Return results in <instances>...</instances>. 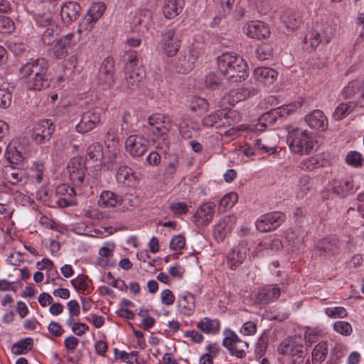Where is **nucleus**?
<instances>
[{"label":"nucleus","mask_w":364,"mask_h":364,"mask_svg":"<svg viewBox=\"0 0 364 364\" xmlns=\"http://www.w3.org/2000/svg\"><path fill=\"white\" fill-rule=\"evenodd\" d=\"M162 49L168 56L175 55L180 47V40L174 30H168L162 36Z\"/></svg>","instance_id":"12"},{"label":"nucleus","mask_w":364,"mask_h":364,"mask_svg":"<svg viewBox=\"0 0 364 364\" xmlns=\"http://www.w3.org/2000/svg\"><path fill=\"white\" fill-rule=\"evenodd\" d=\"M74 36L72 33L63 36L57 39L53 44V50L56 58H60L68 53V50L75 44Z\"/></svg>","instance_id":"15"},{"label":"nucleus","mask_w":364,"mask_h":364,"mask_svg":"<svg viewBox=\"0 0 364 364\" xmlns=\"http://www.w3.org/2000/svg\"><path fill=\"white\" fill-rule=\"evenodd\" d=\"M220 323L217 320L203 318L198 323L197 327L205 333H215L219 329Z\"/></svg>","instance_id":"34"},{"label":"nucleus","mask_w":364,"mask_h":364,"mask_svg":"<svg viewBox=\"0 0 364 364\" xmlns=\"http://www.w3.org/2000/svg\"><path fill=\"white\" fill-rule=\"evenodd\" d=\"M215 203L206 202L202 204L193 215V221L198 226H205L209 224L215 213Z\"/></svg>","instance_id":"9"},{"label":"nucleus","mask_w":364,"mask_h":364,"mask_svg":"<svg viewBox=\"0 0 364 364\" xmlns=\"http://www.w3.org/2000/svg\"><path fill=\"white\" fill-rule=\"evenodd\" d=\"M262 246V244H259L256 247V251L253 253L254 257H258L261 252L262 255H269L268 250H271L272 252H276L282 248V243L280 240L274 239L272 240L269 243H265L267 247L264 250H260L259 248Z\"/></svg>","instance_id":"35"},{"label":"nucleus","mask_w":364,"mask_h":364,"mask_svg":"<svg viewBox=\"0 0 364 364\" xmlns=\"http://www.w3.org/2000/svg\"><path fill=\"white\" fill-rule=\"evenodd\" d=\"M236 219L235 215H228L221 220L213 229L215 239L222 240L227 233L231 231L233 225L236 223Z\"/></svg>","instance_id":"19"},{"label":"nucleus","mask_w":364,"mask_h":364,"mask_svg":"<svg viewBox=\"0 0 364 364\" xmlns=\"http://www.w3.org/2000/svg\"><path fill=\"white\" fill-rule=\"evenodd\" d=\"M246 258V253L244 251L232 250L228 256V260L230 267L232 269H236Z\"/></svg>","instance_id":"37"},{"label":"nucleus","mask_w":364,"mask_h":364,"mask_svg":"<svg viewBox=\"0 0 364 364\" xmlns=\"http://www.w3.org/2000/svg\"><path fill=\"white\" fill-rule=\"evenodd\" d=\"M43 26H46V28L42 35V41L46 45L51 46L57 40L55 36H58V28L50 17L45 19Z\"/></svg>","instance_id":"23"},{"label":"nucleus","mask_w":364,"mask_h":364,"mask_svg":"<svg viewBox=\"0 0 364 364\" xmlns=\"http://www.w3.org/2000/svg\"><path fill=\"white\" fill-rule=\"evenodd\" d=\"M238 200V195L235 192L225 195L220 200L219 205L224 208H232Z\"/></svg>","instance_id":"44"},{"label":"nucleus","mask_w":364,"mask_h":364,"mask_svg":"<svg viewBox=\"0 0 364 364\" xmlns=\"http://www.w3.org/2000/svg\"><path fill=\"white\" fill-rule=\"evenodd\" d=\"M87 157L93 161H101L104 159L102 146L97 142L91 144L87 149Z\"/></svg>","instance_id":"36"},{"label":"nucleus","mask_w":364,"mask_h":364,"mask_svg":"<svg viewBox=\"0 0 364 364\" xmlns=\"http://www.w3.org/2000/svg\"><path fill=\"white\" fill-rule=\"evenodd\" d=\"M48 330L50 332V333L53 334L55 336H60L64 332V330L63 329L60 323L54 321H52L49 323L48 326Z\"/></svg>","instance_id":"61"},{"label":"nucleus","mask_w":364,"mask_h":364,"mask_svg":"<svg viewBox=\"0 0 364 364\" xmlns=\"http://www.w3.org/2000/svg\"><path fill=\"white\" fill-rule=\"evenodd\" d=\"M114 63L110 58H106L102 63L99 70V80L104 85H110L114 82Z\"/></svg>","instance_id":"22"},{"label":"nucleus","mask_w":364,"mask_h":364,"mask_svg":"<svg viewBox=\"0 0 364 364\" xmlns=\"http://www.w3.org/2000/svg\"><path fill=\"white\" fill-rule=\"evenodd\" d=\"M326 314L331 318H345L347 316V311L341 306L328 307L326 309Z\"/></svg>","instance_id":"51"},{"label":"nucleus","mask_w":364,"mask_h":364,"mask_svg":"<svg viewBox=\"0 0 364 364\" xmlns=\"http://www.w3.org/2000/svg\"><path fill=\"white\" fill-rule=\"evenodd\" d=\"M54 131L50 119H46L38 122L33 131V139L38 144H42L49 140Z\"/></svg>","instance_id":"11"},{"label":"nucleus","mask_w":364,"mask_h":364,"mask_svg":"<svg viewBox=\"0 0 364 364\" xmlns=\"http://www.w3.org/2000/svg\"><path fill=\"white\" fill-rule=\"evenodd\" d=\"M305 121L311 129L316 130L325 131L328 127L327 118L323 112L318 109L307 114Z\"/></svg>","instance_id":"16"},{"label":"nucleus","mask_w":364,"mask_h":364,"mask_svg":"<svg viewBox=\"0 0 364 364\" xmlns=\"http://www.w3.org/2000/svg\"><path fill=\"white\" fill-rule=\"evenodd\" d=\"M354 107L355 103L353 102H341L336 108L332 117L335 120L340 121L350 114Z\"/></svg>","instance_id":"32"},{"label":"nucleus","mask_w":364,"mask_h":364,"mask_svg":"<svg viewBox=\"0 0 364 364\" xmlns=\"http://www.w3.org/2000/svg\"><path fill=\"white\" fill-rule=\"evenodd\" d=\"M100 122L101 118L99 112L87 111L82 114L80 122L76 125L77 131L81 133L88 132L93 129Z\"/></svg>","instance_id":"13"},{"label":"nucleus","mask_w":364,"mask_h":364,"mask_svg":"<svg viewBox=\"0 0 364 364\" xmlns=\"http://www.w3.org/2000/svg\"><path fill=\"white\" fill-rule=\"evenodd\" d=\"M223 345L228 349L230 354L239 358L246 355V350L249 344L242 340L232 331H226L223 341Z\"/></svg>","instance_id":"5"},{"label":"nucleus","mask_w":364,"mask_h":364,"mask_svg":"<svg viewBox=\"0 0 364 364\" xmlns=\"http://www.w3.org/2000/svg\"><path fill=\"white\" fill-rule=\"evenodd\" d=\"M328 348L325 342L319 343L313 350L312 358L314 363H321L323 362L327 355Z\"/></svg>","instance_id":"38"},{"label":"nucleus","mask_w":364,"mask_h":364,"mask_svg":"<svg viewBox=\"0 0 364 364\" xmlns=\"http://www.w3.org/2000/svg\"><path fill=\"white\" fill-rule=\"evenodd\" d=\"M257 331V326L252 321L245 322L241 328L240 332L245 336L254 335Z\"/></svg>","instance_id":"57"},{"label":"nucleus","mask_w":364,"mask_h":364,"mask_svg":"<svg viewBox=\"0 0 364 364\" xmlns=\"http://www.w3.org/2000/svg\"><path fill=\"white\" fill-rule=\"evenodd\" d=\"M234 112L223 111L213 112L202 119V125L207 128L215 127L216 129L225 128L233 125Z\"/></svg>","instance_id":"6"},{"label":"nucleus","mask_w":364,"mask_h":364,"mask_svg":"<svg viewBox=\"0 0 364 364\" xmlns=\"http://www.w3.org/2000/svg\"><path fill=\"white\" fill-rule=\"evenodd\" d=\"M264 222H267L270 226H274V229L278 227L283 221V218L279 213L267 215L264 217Z\"/></svg>","instance_id":"55"},{"label":"nucleus","mask_w":364,"mask_h":364,"mask_svg":"<svg viewBox=\"0 0 364 364\" xmlns=\"http://www.w3.org/2000/svg\"><path fill=\"white\" fill-rule=\"evenodd\" d=\"M11 95L4 90H0V107L5 109L10 106Z\"/></svg>","instance_id":"58"},{"label":"nucleus","mask_w":364,"mask_h":364,"mask_svg":"<svg viewBox=\"0 0 364 364\" xmlns=\"http://www.w3.org/2000/svg\"><path fill=\"white\" fill-rule=\"evenodd\" d=\"M122 197L111 191H103L101 193L99 204L101 206L109 208L115 207L121 203Z\"/></svg>","instance_id":"30"},{"label":"nucleus","mask_w":364,"mask_h":364,"mask_svg":"<svg viewBox=\"0 0 364 364\" xmlns=\"http://www.w3.org/2000/svg\"><path fill=\"white\" fill-rule=\"evenodd\" d=\"M321 41H323L321 33L316 31H309L303 39V43L306 45V49L309 52L314 50Z\"/></svg>","instance_id":"31"},{"label":"nucleus","mask_w":364,"mask_h":364,"mask_svg":"<svg viewBox=\"0 0 364 364\" xmlns=\"http://www.w3.org/2000/svg\"><path fill=\"white\" fill-rule=\"evenodd\" d=\"M360 82L358 80H353L345 87L342 94L345 96V98L350 99L360 90Z\"/></svg>","instance_id":"45"},{"label":"nucleus","mask_w":364,"mask_h":364,"mask_svg":"<svg viewBox=\"0 0 364 364\" xmlns=\"http://www.w3.org/2000/svg\"><path fill=\"white\" fill-rule=\"evenodd\" d=\"M119 205H123V210H129L136 206L137 200L134 195L126 194L123 198L122 197L121 203H119Z\"/></svg>","instance_id":"49"},{"label":"nucleus","mask_w":364,"mask_h":364,"mask_svg":"<svg viewBox=\"0 0 364 364\" xmlns=\"http://www.w3.org/2000/svg\"><path fill=\"white\" fill-rule=\"evenodd\" d=\"M333 329L338 333L348 336H350L353 332L351 325L344 321H336L333 325Z\"/></svg>","instance_id":"43"},{"label":"nucleus","mask_w":364,"mask_h":364,"mask_svg":"<svg viewBox=\"0 0 364 364\" xmlns=\"http://www.w3.org/2000/svg\"><path fill=\"white\" fill-rule=\"evenodd\" d=\"M271 49L267 44H262L256 50L257 57L261 60H264L271 55Z\"/></svg>","instance_id":"56"},{"label":"nucleus","mask_w":364,"mask_h":364,"mask_svg":"<svg viewBox=\"0 0 364 364\" xmlns=\"http://www.w3.org/2000/svg\"><path fill=\"white\" fill-rule=\"evenodd\" d=\"M218 68L232 82H240L247 76V63L236 55L228 53L222 54L218 58Z\"/></svg>","instance_id":"2"},{"label":"nucleus","mask_w":364,"mask_h":364,"mask_svg":"<svg viewBox=\"0 0 364 364\" xmlns=\"http://www.w3.org/2000/svg\"><path fill=\"white\" fill-rule=\"evenodd\" d=\"M105 11V5L103 3L97 2L93 4L89 11L87 21L89 22L96 21L98 18L101 17V16L104 14Z\"/></svg>","instance_id":"40"},{"label":"nucleus","mask_w":364,"mask_h":364,"mask_svg":"<svg viewBox=\"0 0 364 364\" xmlns=\"http://www.w3.org/2000/svg\"><path fill=\"white\" fill-rule=\"evenodd\" d=\"M68 309L71 316H77L80 314V307L75 300H71L68 303Z\"/></svg>","instance_id":"64"},{"label":"nucleus","mask_w":364,"mask_h":364,"mask_svg":"<svg viewBox=\"0 0 364 364\" xmlns=\"http://www.w3.org/2000/svg\"><path fill=\"white\" fill-rule=\"evenodd\" d=\"M33 341L31 338L20 340L12 346L11 351L15 355L25 354L33 348Z\"/></svg>","instance_id":"33"},{"label":"nucleus","mask_w":364,"mask_h":364,"mask_svg":"<svg viewBox=\"0 0 364 364\" xmlns=\"http://www.w3.org/2000/svg\"><path fill=\"white\" fill-rule=\"evenodd\" d=\"M297 340H299V338H288L284 339L278 347L279 353L284 355L292 354V350L294 348V345Z\"/></svg>","instance_id":"41"},{"label":"nucleus","mask_w":364,"mask_h":364,"mask_svg":"<svg viewBox=\"0 0 364 364\" xmlns=\"http://www.w3.org/2000/svg\"><path fill=\"white\" fill-rule=\"evenodd\" d=\"M204 82L207 87L215 90L221 85V80L216 74L210 73L205 76Z\"/></svg>","instance_id":"47"},{"label":"nucleus","mask_w":364,"mask_h":364,"mask_svg":"<svg viewBox=\"0 0 364 364\" xmlns=\"http://www.w3.org/2000/svg\"><path fill=\"white\" fill-rule=\"evenodd\" d=\"M287 141L290 149L300 155L309 154L315 146V141L306 131H301L299 128L288 125Z\"/></svg>","instance_id":"3"},{"label":"nucleus","mask_w":364,"mask_h":364,"mask_svg":"<svg viewBox=\"0 0 364 364\" xmlns=\"http://www.w3.org/2000/svg\"><path fill=\"white\" fill-rule=\"evenodd\" d=\"M289 355L292 357L297 356V358L300 359L299 364H300V363H303V358L305 355V353L304 351V346L300 343L299 340H297L294 345V348L292 350V354H289Z\"/></svg>","instance_id":"59"},{"label":"nucleus","mask_w":364,"mask_h":364,"mask_svg":"<svg viewBox=\"0 0 364 364\" xmlns=\"http://www.w3.org/2000/svg\"><path fill=\"white\" fill-rule=\"evenodd\" d=\"M316 250L320 256L334 255L338 252V242L335 238H324L321 240L317 245Z\"/></svg>","instance_id":"20"},{"label":"nucleus","mask_w":364,"mask_h":364,"mask_svg":"<svg viewBox=\"0 0 364 364\" xmlns=\"http://www.w3.org/2000/svg\"><path fill=\"white\" fill-rule=\"evenodd\" d=\"M71 283L76 289H80L82 291L86 290L88 287L87 283L84 277H79L76 279H74L71 281Z\"/></svg>","instance_id":"63"},{"label":"nucleus","mask_w":364,"mask_h":364,"mask_svg":"<svg viewBox=\"0 0 364 364\" xmlns=\"http://www.w3.org/2000/svg\"><path fill=\"white\" fill-rule=\"evenodd\" d=\"M209 104L206 100L201 97H196L193 98L192 104L190 105L189 109L192 112H196L198 109L206 111L208 109Z\"/></svg>","instance_id":"50"},{"label":"nucleus","mask_w":364,"mask_h":364,"mask_svg":"<svg viewBox=\"0 0 364 364\" xmlns=\"http://www.w3.org/2000/svg\"><path fill=\"white\" fill-rule=\"evenodd\" d=\"M280 294L281 289L277 284L267 285L257 291L255 301L259 304H267L277 300Z\"/></svg>","instance_id":"10"},{"label":"nucleus","mask_w":364,"mask_h":364,"mask_svg":"<svg viewBox=\"0 0 364 364\" xmlns=\"http://www.w3.org/2000/svg\"><path fill=\"white\" fill-rule=\"evenodd\" d=\"M47 70L45 59H31L19 68V77L29 90H41L49 87Z\"/></svg>","instance_id":"1"},{"label":"nucleus","mask_w":364,"mask_h":364,"mask_svg":"<svg viewBox=\"0 0 364 364\" xmlns=\"http://www.w3.org/2000/svg\"><path fill=\"white\" fill-rule=\"evenodd\" d=\"M161 301L167 306L171 305L175 301L174 295L169 289L164 290L161 292Z\"/></svg>","instance_id":"62"},{"label":"nucleus","mask_w":364,"mask_h":364,"mask_svg":"<svg viewBox=\"0 0 364 364\" xmlns=\"http://www.w3.org/2000/svg\"><path fill=\"white\" fill-rule=\"evenodd\" d=\"M254 75L257 81L264 85H270L274 82L277 77V73L272 68L267 67L256 68Z\"/></svg>","instance_id":"24"},{"label":"nucleus","mask_w":364,"mask_h":364,"mask_svg":"<svg viewBox=\"0 0 364 364\" xmlns=\"http://www.w3.org/2000/svg\"><path fill=\"white\" fill-rule=\"evenodd\" d=\"M186 245L185 237L182 235H176L170 242V247L173 250L178 251L184 248Z\"/></svg>","instance_id":"53"},{"label":"nucleus","mask_w":364,"mask_h":364,"mask_svg":"<svg viewBox=\"0 0 364 364\" xmlns=\"http://www.w3.org/2000/svg\"><path fill=\"white\" fill-rule=\"evenodd\" d=\"M277 142V135L265 134L255 140V148L264 150L265 152L273 154L276 151Z\"/></svg>","instance_id":"21"},{"label":"nucleus","mask_w":364,"mask_h":364,"mask_svg":"<svg viewBox=\"0 0 364 364\" xmlns=\"http://www.w3.org/2000/svg\"><path fill=\"white\" fill-rule=\"evenodd\" d=\"M126 70V83L130 89H135L144 77V73L142 68H135Z\"/></svg>","instance_id":"25"},{"label":"nucleus","mask_w":364,"mask_h":364,"mask_svg":"<svg viewBox=\"0 0 364 364\" xmlns=\"http://www.w3.org/2000/svg\"><path fill=\"white\" fill-rule=\"evenodd\" d=\"M127 63L125 66V69H129V68H138L137 62H138V57L134 51L128 52L127 53Z\"/></svg>","instance_id":"60"},{"label":"nucleus","mask_w":364,"mask_h":364,"mask_svg":"<svg viewBox=\"0 0 364 364\" xmlns=\"http://www.w3.org/2000/svg\"><path fill=\"white\" fill-rule=\"evenodd\" d=\"M117 180L127 186H132L134 184L136 177L133 170L128 166L119 168L117 174Z\"/></svg>","instance_id":"28"},{"label":"nucleus","mask_w":364,"mask_h":364,"mask_svg":"<svg viewBox=\"0 0 364 364\" xmlns=\"http://www.w3.org/2000/svg\"><path fill=\"white\" fill-rule=\"evenodd\" d=\"M346 161L347 164L349 165H351L355 167H359L362 166L363 159L362 158V156L359 152L350 151L347 154L346 157Z\"/></svg>","instance_id":"48"},{"label":"nucleus","mask_w":364,"mask_h":364,"mask_svg":"<svg viewBox=\"0 0 364 364\" xmlns=\"http://www.w3.org/2000/svg\"><path fill=\"white\" fill-rule=\"evenodd\" d=\"M80 6L74 1L65 3L60 11V16L64 23H70L75 21L80 16Z\"/></svg>","instance_id":"17"},{"label":"nucleus","mask_w":364,"mask_h":364,"mask_svg":"<svg viewBox=\"0 0 364 364\" xmlns=\"http://www.w3.org/2000/svg\"><path fill=\"white\" fill-rule=\"evenodd\" d=\"M171 127V121L163 114H154L148 118L147 129L156 138L164 140Z\"/></svg>","instance_id":"4"},{"label":"nucleus","mask_w":364,"mask_h":364,"mask_svg":"<svg viewBox=\"0 0 364 364\" xmlns=\"http://www.w3.org/2000/svg\"><path fill=\"white\" fill-rule=\"evenodd\" d=\"M3 171L5 179L11 184H16L24 178V171L13 166H5Z\"/></svg>","instance_id":"29"},{"label":"nucleus","mask_w":364,"mask_h":364,"mask_svg":"<svg viewBox=\"0 0 364 364\" xmlns=\"http://www.w3.org/2000/svg\"><path fill=\"white\" fill-rule=\"evenodd\" d=\"M182 0H166L163 8L164 16L172 19L178 16L182 10Z\"/></svg>","instance_id":"26"},{"label":"nucleus","mask_w":364,"mask_h":364,"mask_svg":"<svg viewBox=\"0 0 364 364\" xmlns=\"http://www.w3.org/2000/svg\"><path fill=\"white\" fill-rule=\"evenodd\" d=\"M243 30L247 36L257 39L265 38L270 33L265 23L260 21H252L247 23Z\"/></svg>","instance_id":"14"},{"label":"nucleus","mask_w":364,"mask_h":364,"mask_svg":"<svg viewBox=\"0 0 364 364\" xmlns=\"http://www.w3.org/2000/svg\"><path fill=\"white\" fill-rule=\"evenodd\" d=\"M149 141L142 135L129 136L125 141V149L132 156L139 157L146 151Z\"/></svg>","instance_id":"8"},{"label":"nucleus","mask_w":364,"mask_h":364,"mask_svg":"<svg viewBox=\"0 0 364 364\" xmlns=\"http://www.w3.org/2000/svg\"><path fill=\"white\" fill-rule=\"evenodd\" d=\"M180 311L185 315H191L195 309V297L192 294L186 293L178 299Z\"/></svg>","instance_id":"27"},{"label":"nucleus","mask_w":364,"mask_h":364,"mask_svg":"<svg viewBox=\"0 0 364 364\" xmlns=\"http://www.w3.org/2000/svg\"><path fill=\"white\" fill-rule=\"evenodd\" d=\"M333 188L338 195L344 196L352 188V185L347 181H336L334 183Z\"/></svg>","instance_id":"46"},{"label":"nucleus","mask_w":364,"mask_h":364,"mask_svg":"<svg viewBox=\"0 0 364 364\" xmlns=\"http://www.w3.org/2000/svg\"><path fill=\"white\" fill-rule=\"evenodd\" d=\"M170 210L174 215H181L188 212V206L185 203L176 202L170 205Z\"/></svg>","instance_id":"54"},{"label":"nucleus","mask_w":364,"mask_h":364,"mask_svg":"<svg viewBox=\"0 0 364 364\" xmlns=\"http://www.w3.org/2000/svg\"><path fill=\"white\" fill-rule=\"evenodd\" d=\"M114 249V245H108L107 246H104L100 249V257L97 260V264L100 266L106 267L108 265V259L112 255Z\"/></svg>","instance_id":"39"},{"label":"nucleus","mask_w":364,"mask_h":364,"mask_svg":"<svg viewBox=\"0 0 364 364\" xmlns=\"http://www.w3.org/2000/svg\"><path fill=\"white\" fill-rule=\"evenodd\" d=\"M6 158L11 164H18L21 162L24 157L22 153L18 151L15 146L8 147V151L6 154Z\"/></svg>","instance_id":"42"},{"label":"nucleus","mask_w":364,"mask_h":364,"mask_svg":"<svg viewBox=\"0 0 364 364\" xmlns=\"http://www.w3.org/2000/svg\"><path fill=\"white\" fill-rule=\"evenodd\" d=\"M116 356L121 359L122 361L126 362L127 363H133L134 361H136V357L138 352L132 351L131 353H127L125 351H119L115 349Z\"/></svg>","instance_id":"52"},{"label":"nucleus","mask_w":364,"mask_h":364,"mask_svg":"<svg viewBox=\"0 0 364 364\" xmlns=\"http://www.w3.org/2000/svg\"><path fill=\"white\" fill-rule=\"evenodd\" d=\"M86 167L82 159L74 157L67 165V173L73 184L80 186L85 176Z\"/></svg>","instance_id":"7"},{"label":"nucleus","mask_w":364,"mask_h":364,"mask_svg":"<svg viewBox=\"0 0 364 364\" xmlns=\"http://www.w3.org/2000/svg\"><path fill=\"white\" fill-rule=\"evenodd\" d=\"M255 92V90H250L246 87L231 90L224 95L223 98V103L227 102L230 105H235L237 102L248 98L252 94H254Z\"/></svg>","instance_id":"18"}]
</instances>
